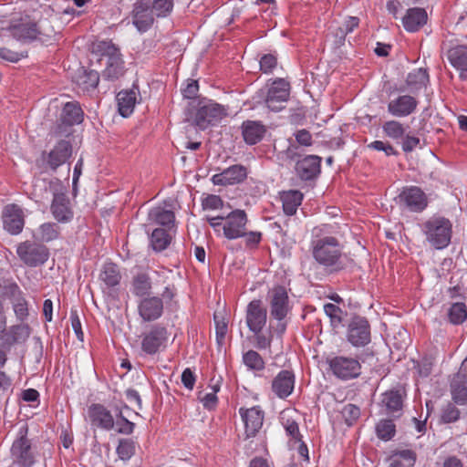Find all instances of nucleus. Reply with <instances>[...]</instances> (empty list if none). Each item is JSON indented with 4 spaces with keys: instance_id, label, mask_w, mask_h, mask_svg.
<instances>
[{
    "instance_id": "obj_15",
    "label": "nucleus",
    "mask_w": 467,
    "mask_h": 467,
    "mask_svg": "<svg viewBox=\"0 0 467 467\" xmlns=\"http://www.w3.org/2000/svg\"><path fill=\"white\" fill-rule=\"evenodd\" d=\"M399 202L401 206L413 213H420L428 206V197L418 186L403 188L399 195Z\"/></svg>"
},
{
    "instance_id": "obj_41",
    "label": "nucleus",
    "mask_w": 467,
    "mask_h": 467,
    "mask_svg": "<svg viewBox=\"0 0 467 467\" xmlns=\"http://www.w3.org/2000/svg\"><path fill=\"white\" fill-rule=\"evenodd\" d=\"M171 242V234L162 228H156L150 234V246L155 252L165 250Z\"/></svg>"
},
{
    "instance_id": "obj_13",
    "label": "nucleus",
    "mask_w": 467,
    "mask_h": 467,
    "mask_svg": "<svg viewBox=\"0 0 467 467\" xmlns=\"http://www.w3.org/2000/svg\"><path fill=\"white\" fill-rule=\"evenodd\" d=\"M248 223L246 213L235 209L224 217L223 236L228 240H235L244 236Z\"/></svg>"
},
{
    "instance_id": "obj_40",
    "label": "nucleus",
    "mask_w": 467,
    "mask_h": 467,
    "mask_svg": "<svg viewBox=\"0 0 467 467\" xmlns=\"http://www.w3.org/2000/svg\"><path fill=\"white\" fill-rule=\"evenodd\" d=\"M417 454L412 450L396 451L390 458L389 467H414Z\"/></svg>"
},
{
    "instance_id": "obj_8",
    "label": "nucleus",
    "mask_w": 467,
    "mask_h": 467,
    "mask_svg": "<svg viewBox=\"0 0 467 467\" xmlns=\"http://www.w3.org/2000/svg\"><path fill=\"white\" fill-rule=\"evenodd\" d=\"M332 374L342 380L358 378L361 374V364L352 357L335 356L327 359Z\"/></svg>"
},
{
    "instance_id": "obj_38",
    "label": "nucleus",
    "mask_w": 467,
    "mask_h": 467,
    "mask_svg": "<svg viewBox=\"0 0 467 467\" xmlns=\"http://www.w3.org/2000/svg\"><path fill=\"white\" fill-rule=\"evenodd\" d=\"M149 220L157 224L167 227L169 230L174 227L175 215L170 210L162 207H155L149 213Z\"/></svg>"
},
{
    "instance_id": "obj_5",
    "label": "nucleus",
    "mask_w": 467,
    "mask_h": 467,
    "mask_svg": "<svg viewBox=\"0 0 467 467\" xmlns=\"http://www.w3.org/2000/svg\"><path fill=\"white\" fill-rule=\"evenodd\" d=\"M427 241L436 249H443L451 243L452 224L444 217H431L421 225Z\"/></svg>"
},
{
    "instance_id": "obj_33",
    "label": "nucleus",
    "mask_w": 467,
    "mask_h": 467,
    "mask_svg": "<svg viewBox=\"0 0 467 467\" xmlns=\"http://www.w3.org/2000/svg\"><path fill=\"white\" fill-rule=\"evenodd\" d=\"M451 393L455 403L459 405L467 403V376L461 370L451 379Z\"/></svg>"
},
{
    "instance_id": "obj_7",
    "label": "nucleus",
    "mask_w": 467,
    "mask_h": 467,
    "mask_svg": "<svg viewBox=\"0 0 467 467\" xmlns=\"http://www.w3.org/2000/svg\"><path fill=\"white\" fill-rule=\"evenodd\" d=\"M102 57H106V67L102 77L107 80H116L124 73V62L119 49L110 42L103 41L99 45Z\"/></svg>"
},
{
    "instance_id": "obj_47",
    "label": "nucleus",
    "mask_w": 467,
    "mask_h": 467,
    "mask_svg": "<svg viewBox=\"0 0 467 467\" xmlns=\"http://www.w3.org/2000/svg\"><path fill=\"white\" fill-rule=\"evenodd\" d=\"M244 364L252 370L260 371L265 368V361L261 355L254 350H248L243 355Z\"/></svg>"
},
{
    "instance_id": "obj_20",
    "label": "nucleus",
    "mask_w": 467,
    "mask_h": 467,
    "mask_svg": "<svg viewBox=\"0 0 467 467\" xmlns=\"http://www.w3.org/2000/svg\"><path fill=\"white\" fill-rule=\"evenodd\" d=\"M248 175L247 168L241 164H234L222 172L213 174L212 176V182L214 185L227 186L242 183L245 181Z\"/></svg>"
},
{
    "instance_id": "obj_52",
    "label": "nucleus",
    "mask_w": 467,
    "mask_h": 467,
    "mask_svg": "<svg viewBox=\"0 0 467 467\" xmlns=\"http://www.w3.org/2000/svg\"><path fill=\"white\" fill-rule=\"evenodd\" d=\"M99 82V75L95 70H85L78 78V83L85 90L97 88Z\"/></svg>"
},
{
    "instance_id": "obj_19",
    "label": "nucleus",
    "mask_w": 467,
    "mask_h": 467,
    "mask_svg": "<svg viewBox=\"0 0 467 467\" xmlns=\"http://www.w3.org/2000/svg\"><path fill=\"white\" fill-rule=\"evenodd\" d=\"M419 101L412 95H399L388 102V112L396 118H406L415 112Z\"/></svg>"
},
{
    "instance_id": "obj_50",
    "label": "nucleus",
    "mask_w": 467,
    "mask_h": 467,
    "mask_svg": "<svg viewBox=\"0 0 467 467\" xmlns=\"http://www.w3.org/2000/svg\"><path fill=\"white\" fill-rule=\"evenodd\" d=\"M117 420L115 422V430L119 434L130 435L133 433L135 423L129 420L124 415L122 409H117Z\"/></svg>"
},
{
    "instance_id": "obj_12",
    "label": "nucleus",
    "mask_w": 467,
    "mask_h": 467,
    "mask_svg": "<svg viewBox=\"0 0 467 467\" xmlns=\"http://www.w3.org/2000/svg\"><path fill=\"white\" fill-rule=\"evenodd\" d=\"M290 95V84L284 78H276L268 88L265 97L266 107L275 112L282 110Z\"/></svg>"
},
{
    "instance_id": "obj_4",
    "label": "nucleus",
    "mask_w": 467,
    "mask_h": 467,
    "mask_svg": "<svg viewBox=\"0 0 467 467\" xmlns=\"http://www.w3.org/2000/svg\"><path fill=\"white\" fill-rule=\"evenodd\" d=\"M266 300L269 305L270 316L278 321L277 331L283 334L285 331L286 324L284 322L289 312L291 306L287 290L285 286L277 285L269 289Z\"/></svg>"
},
{
    "instance_id": "obj_21",
    "label": "nucleus",
    "mask_w": 467,
    "mask_h": 467,
    "mask_svg": "<svg viewBox=\"0 0 467 467\" xmlns=\"http://www.w3.org/2000/svg\"><path fill=\"white\" fill-rule=\"evenodd\" d=\"M88 416L92 427L108 431L115 427V420L111 411L100 403H93L88 406Z\"/></svg>"
},
{
    "instance_id": "obj_31",
    "label": "nucleus",
    "mask_w": 467,
    "mask_h": 467,
    "mask_svg": "<svg viewBox=\"0 0 467 467\" xmlns=\"http://www.w3.org/2000/svg\"><path fill=\"white\" fill-rule=\"evenodd\" d=\"M297 411L285 410L280 413V423L285 431L286 436L295 441H301L303 438L297 420Z\"/></svg>"
},
{
    "instance_id": "obj_3",
    "label": "nucleus",
    "mask_w": 467,
    "mask_h": 467,
    "mask_svg": "<svg viewBox=\"0 0 467 467\" xmlns=\"http://www.w3.org/2000/svg\"><path fill=\"white\" fill-rule=\"evenodd\" d=\"M37 459V452L27 438V428L19 430L10 447V467H33Z\"/></svg>"
},
{
    "instance_id": "obj_59",
    "label": "nucleus",
    "mask_w": 467,
    "mask_h": 467,
    "mask_svg": "<svg viewBox=\"0 0 467 467\" xmlns=\"http://www.w3.org/2000/svg\"><path fill=\"white\" fill-rule=\"evenodd\" d=\"M214 322L216 340L222 344L228 331V324L223 317L220 318L217 315H214Z\"/></svg>"
},
{
    "instance_id": "obj_43",
    "label": "nucleus",
    "mask_w": 467,
    "mask_h": 467,
    "mask_svg": "<svg viewBox=\"0 0 467 467\" xmlns=\"http://www.w3.org/2000/svg\"><path fill=\"white\" fill-rule=\"evenodd\" d=\"M120 274L118 266L115 264L109 263L103 266V269L99 275L100 280L108 286L113 287L119 284Z\"/></svg>"
},
{
    "instance_id": "obj_44",
    "label": "nucleus",
    "mask_w": 467,
    "mask_h": 467,
    "mask_svg": "<svg viewBox=\"0 0 467 467\" xmlns=\"http://www.w3.org/2000/svg\"><path fill=\"white\" fill-rule=\"evenodd\" d=\"M59 236V227L55 223H45L37 230V239L41 242L48 243L57 239Z\"/></svg>"
},
{
    "instance_id": "obj_53",
    "label": "nucleus",
    "mask_w": 467,
    "mask_h": 467,
    "mask_svg": "<svg viewBox=\"0 0 467 467\" xmlns=\"http://www.w3.org/2000/svg\"><path fill=\"white\" fill-rule=\"evenodd\" d=\"M324 311L329 317L332 327H337L342 323L343 311L339 306L327 303L324 305Z\"/></svg>"
},
{
    "instance_id": "obj_46",
    "label": "nucleus",
    "mask_w": 467,
    "mask_h": 467,
    "mask_svg": "<svg viewBox=\"0 0 467 467\" xmlns=\"http://www.w3.org/2000/svg\"><path fill=\"white\" fill-rule=\"evenodd\" d=\"M448 317L451 324H462L467 318V307L464 303H454L448 310Z\"/></svg>"
},
{
    "instance_id": "obj_57",
    "label": "nucleus",
    "mask_w": 467,
    "mask_h": 467,
    "mask_svg": "<svg viewBox=\"0 0 467 467\" xmlns=\"http://www.w3.org/2000/svg\"><path fill=\"white\" fill-rule=\"evenodd\" d=\"M359 25V18L357 16H348L342 26L338 28L339 33L337 34L341 39H345L346 36L351 33Z\"/></svg>"
},
{
    "instance_id": "obj_56",
    "label": "nucleus",
    "mask_w": 467,
    "mask_h": 467,
    "mask_svg": "<svg viewBox=\"0 0 467 467\" xmlns=\"http://www.w3.org/2000/svg\"><path fill=\"white\" fill-rule=\"evenodd\" d=\"M198 400L202 404V406L209 410L215 409L218 403L217 395H214V392L211 391H199Z\"/></svg>"
},
{
    "instance_id": "obj_17",
    "label": "nucleus",
    "mask_w": 467,
    "mask_h": 467,
    "mask_svg": "<svg viewBox=\"0 0 467 467\" xmlns=\"http://www.w3.org/2000/svg\"><path fill=\"white\" fill-rule=\"evenodd\" d=\"M245 320L250 331L261 333L267 321V312L260 299L252 300L246 306Z\"/></svg>"
},
{
    "instance_id": "obj_49",
    "label": "nucleus",
    "mask_w": 467,
    "mask_h": 467,
    "mask_svg": "<svg viewBox=\"0 0 467 467\" xmlns=\"http://www.w3.org/2000/svg\"><path fill=\"white\" fill-rule=\"evenodd\" d=\"M378 437L383 441L391 440L396 432V426L391 420H381L376 425Z\"/></svg>"
},
{
    "instance_id": "obj_61",
    "label": "nucleus",
    "mask_w": 467,
    "mask_h": 467,
    "mask_svg": "<svg viewBox=\"0 0 467 467\" xmlns=\"http://www.w3.org/2000/svg\"><path fill=\"white\" fill-rule=\"evenodd\" d=\"M199 91V83L195 79H187L186 85L182 88V94L184 99H194Z\"/></svg>"
},
{
    "instance_id": "obj_10",
    "label": "nucleus",
    "mask_w": 467,
    "mask_h": 467,
    "mask_svg": "<svg viewBox=\"0 0 467 467\" xmlns=\"http://www.w3.org/2000/svg\"><path fill=\"white\" fill-rule=\"evenodd\" d=\"M347 339L356 348L365 347L370 343V325L366 317L355 316L351 318L348 326Z\"/></svg>"
},
{
    "instance_id": "obj_22",
    "label": "nucleus",
    "mask_w": 467,
    "mask_h": 467,
    "mask_svg": "<svg viewBox=\"0 0 467 467\" xmlns=\"http://www.w3.org/2000/svg\"><path fill=\"white\" fill-rule=\"evenodd\" d=\"M163 301L159 296L143 297L138 304V313L145 322L158 320L163 314Z\"/></svg>"
},
{
    "instance_id": "obj_1",
    "label": "nucleus",
    "mask_w": 467,
    "mask_h": 467,
    "mask_svg": "<svg viewBox=\"0 0 467 467\" xmlns=\"http://www.w3.org/2000/svg\"><path fill=\"white\" fill-rule=\"evenodd\" d=\"M337 228V224L324 223L314 227L311 232L312 256L330 272H338L345 267L343 245L334 235Z\"/></svg>"
},
{
    "instance_id": "obj_51",
    "label": "nucleus",
    "mask_w": 467,
    "mask_h": 467,
    "mask_svg": "<svg viewBox=\"0 0 467 467\" xmlns=\"http://www.w3.org/2000/svg\"><path fill=\"white\" fill-rule=\"evenodd\" d=\"M150 5L155 16L167 17L173 10V0H152Z\"/></svg>"
},
{
    "instance_id": "obj_64",
    "label": "nucleus",
    "mask_w": 467,
    "mask_h": 467,
    "mask_svg": "<svg viewBox=\"0 0 467 467\" xmlns=\"http://www.w3.org/2000/svg\"><path fill=\"white\" fill-rule=\"evenodd\" d=\"M26 57V53H18L7 47H0V57L9 62H18Z\"/></svg>"
},
{
    "instance_id": "obj_34",
    "label": "nucleus",
    "mask_w": 467,
    "mask_h": 467,
    "mask_svg": "<svg viewBox=\"0 0 467 467\" xmlns=\"http://www.w3.org/2000/svg\"><path fill=\"white\" fill-rule=\"evenodd\" d=\"M84 112L77 101L67 102L60 114V121L63 125L73 126L82 122Z\"/></svg>"
},
{
    "instance_id": "obj_24",
    "label": "nucleus",
    "mask_w": 467,
    "mask_h": 467,
    "mask_svg": "<svg viewBox=\"0 0 467 467\" xmlns=\"http://www.w3.org/2000/svg\"><path fill=\"white\" fill-rule=\"evenodd\" d=\"M296 378L291 370H281L272 381V390L280 399L290 396L295 388Z\"/></svg>"
},
{
    "instance_id": "obj_45",
    "label": "nucleus",
    "mask_w": 467,
    "mask_h": 467,
    "mask_svg": "<svg viewBox=\"0 0 467 467\" xmlns=\"http://www.w3.org/2000/svg\"><path fill=\"white\" fill-rule=\"evenodd\" d=\"M119 458L129 461L136 452V442L132 439H120L116 448Z\"/></svg>"
},
{
    "instance_id": "obj_30",
    "label": "nucleus",
    "mask_w": 467,
    "mask_h": 467,
    "mask_svg": "<svg viewBox=\"0 0 467 467\" xmlns=\"http://www.w3.org/2000/svg\"><path fill=\"white\" fill-rule=\"evenodd\" d=\"M447 58L451 65L460 71L462 79L467 78V46L460 45L450 48L447 52Z\"/></svg>"
},
{
    "instance_id": "obj_2",
    "label": "nucleus",
    "mask_w": 467,
    "mask_h": 467,
    "mask_svg": "<svg viewBox=\"0 0 467 467\" xmlns=\"http://www.w3.org/2000/svg\"><path fill=\"white\" fill-rule=\"evenodd\" d=\"M227 115V109L224 106L203 98L198 100L196 110L191 117L192 123L204 130L220 123Z\"/></svg>"
},
{
    "instance_id": "obj_28",
    "label": "nucleus",
    "mask_w": 467,
    "mask_h": 467,
    "mask_svg": "<svg viewBox=\"0 0 467 467\" xmlns=\"http://www.w3.org/2000/svg\"><path fill=\"white\" fill-rule=\"evenodd\" d=\"M242 135L248 145H254L261 141L266 132L265 126L257 120H245L242 123Z\"/></svg>"
},
{
    "instance_id": "obj_16",
    "label": "nucleus",
    "mask_w": 467,
    "mask_h": 467,
    "mask_svg": "<svg viewBox=\"0 0 467 467\" xmlns=\"http://www.w3.org/2000/svg\"><path fill=\"white\" fill-rule=\"evenodd\" d=\"M31 334V327L26 323H20L5 327L0 332V346L9 351L10 348L20 343L26 342Z\"/></svg>"
},
{
    "instance_id": "obj_18",
    "label": "nucleus",
    "mask_w": 467,
    "mask_h": 467,
    "mask_svg": "<svg viewBox=\"0 0 467 467\" xmlns=\"http://www.w3.org/2000/svg\"><path fill=\"white\" fill-rule=\"evenodd\" d=\"M4 229L12 235L19 234L25 225V216L20 206L15 203L7 204L2 212Z\"/></svg>"
},
{
    "instance_id": "obj_32",
    "label": "nucleus",
    "mask_w": 467,
    "mask_h": 467,
    "mask_svg": "<svg viewBox=\"0 0 467 467\" xmlns=\"http://www.w3.org/2000/svg\"><path fill=\"white\" fill-rule=\"evenodd\" d=\"M427 18V13L423 8L413 7L408 9L402 18V24L408 32H417L426 24Z\"/></svg>"
},
{
    "instance_id": "obj_42",
    "label": "nucleus",
    "mask_w": 467,
    "mask_h": 467,
    "mask_svg": "<svg viewBox=\"0 0 467 467\" xmlns=\"http://www.w3.org/2000/svg\"><path fill=\"white\" fill-rule=\"evenodd\" d=\"M151 290L150 277L146 273H139L133 277L131 292L136 296L149 295Z\"/></svg>"
},
{
    "instance_id": "obj_36",
    "label": "nucleus",
    "mask_w": 467,
    "mask_h": 467,
    "mask_svg": "<svg viewBox=\"0 0 467 467\" xmlns=\"http://www.w3.org/2000/svg\"><path fill=\"white\" fill-rule=\"evenodd\" d=\"M430 78L427 69L416 68L410 71L406 78V85L411 93H416L429 84Z\"/></svg>"
},
{
    "instance_id": "obj_35",
    "label": "nucleus",
    "mask_w": 467,
    "mask_h": 467,
    "mask_svg": "<svg viewBox=\"0 0 467 467\" xmlns=\"http://www.w3.org/2000/svg\"><path fill=\"white\" fill-rule=\"evenodd\" d=\"M116 99L119 114L124 118L130 116L137 103V91L134 89L119 91Z\"/></svg>"
},
{
    "instance_id": "obj_48",
    "label": "nucleus",
    "mask_w": 467,
    "mask_h": 467,
    "mask_svg": "<svg viewBox=\"0 0 467 467\" xmlns=\"http://www.w3.org/2000/svg\"><path fill=\"white\" fill-rule=\"evenodd\" d=\"M382 130L389 138L400 140L404 137L405 128L403 124L397 120L386 121L382 126Z\"/></svg>"
},
{
    "instance_id": "obj_25",
    "label": "nucleus",
    "mask_w": 467,
    "mask_h": 467,
    "mask_svg": "<svg viewBox=\"0 0 467 467\" xmlns=\"http://www.w3.org/2000/svg\"><path fill=\"white\" fill-rule=\"evenodd\" d=\"M51 213L58 223H68L73 218L69 199L65 192H55L51 203Z\"/></svg>"
},
{
    "instance_id": "obj_26",
    "label": "nucleus",
    "mask_w": 467,
    "mask_h": 467,
    "mask_svg": "<svg viewBox=\"0 0 467 467\" xmlns=\"http://www.w3.org/2000/svg\"><path fill=\"white\" fill-rule=\"evenodd\" d=\"M10 33L18 41L30 42L36 40L39 34V27L36 22L31 20L13 23L9 26Z\"/></svg>"
},
{
    "instance_id": "obj_55",
    "label": "nucleus",
    "mask_w": 467,
    "mask_h": 467,
    "mask_svg": "<svg viewBox=\"0 0 467 467\" xmlns=\"http://www.w3.org/2000/svg\"><path fill=\"white\" fill-rule=\"evenodd\" d=\"M460 410L451 403H448L441 411V420L444 423L455 422L460 418Z\"/></svg>"
},
{
    "instance_id": "obj_29",
    "label": "nucleus",
    "mask_w": 467,
    "mask_h": 467,
    "mask_svg": "<svg viewBox=\"0 0 467 467\" xmlns=\"http://www.w3.org/2000/svg\"><path fill=\"white\" fill-rule=\"evenodd\" d=\"M9 292L12 296L14 313L17 320L24 323L29 316L28 302L16 284L14 283L9 285Z\"/></svg>"
},
{
    "instance_id": "obj_62",
    "label": "nucleus",
    "mask_w": 467,
    "mask_h": 467,
    "mask_svg": "<svg viewBox=\"0 0 467 467\" xmlns=\"http://www.w3.org/2000/svg\"><path fill=\"white\" fill-rule=\"evenodd\" d=\"M277 59L272 54L264 55L260 59V69L267 74L271 73L276 67Z\"/></svg>"
},
{
    "instance_id": "obj_6",
    "label": "nucleus",
    "mask_w": 467,
    "mask_h": 467,
    "mask_svg": "<svg viewBox=\"0 0 467 467\" xmlns=\"http://www.w3.org/2000/svg\"><path fill=\"white\" fill-rule=\"evenodd\" d=\"M169 336L167 327L161 324L148 327L139 336L141 351L149 356L163 351L167 348Z\"/></svg>"
},
{
    "instance_id": "obj_63",
    "label": "nucleus",
    "mask_w": 467,
    "mask_h": 467,
    "mask_svg": "<svg viewBox=\"0 0 467 467\" xmlns=\"http://www.w3.org/2000/svg\"><path fill=\"white\" fill-rule=\"evenodd\" d=\"M224 217L225 216L223 215L206 217V220L209 223L210 226L213 228V230L218 236H223Z\"/></svg>"
},
{
    "instance_id": "obj_39",
    "label": "nucleus",
    "mask_w": 467,
    "mask_h": 467,
    "mask_svg": "<svg viewBox=\"0 0 467 467\" xmlns=\"http://www.w3.org/2000/svg\"><path fill=\"white\" fill-rule=\"evenodd\" d=\"M382 405L386 408L387 413L394 415L402 410L403 400L400 390L391 389L382 394Z\"/></svg>"
},
{
    "instance_id": "obj_11",
    "label": "nucleus",
    "mask_w": 467,
    "mask_h": 467,
    "mask_svg": "<svg viewBox=\"0 0 467 467\" xmlns=\"http://www.w3.org/2000/svg\"><path fill=\"white\" fill-rule=\"evenodd\" d=\"M72 152L73 147L70 141L61 140L49 151H43L40 161L52 171H57L58 167L67 162L72 156Z\"/></svg>"
},
{
    "instance_id": "obj_54",
    "label": "nucleus",
    "mask_w": 467,
    "mask_h": 467,
    "mask_svg": "<svg viewBox=\"0 0 467 467\" xmlns=\"http://www.w3.org/2000/svg\"><path fill=\"white\" fill-rule=\"evenodd\" d=\"M342 416L348 426H352L360 416V410L354 404H347L342 410Z\"/></svg>"
},
{
    "instance_id": "obj_23",
    "label": "nucleus",
    "mask_w": 467,
    "mask_h": 467,
    "mask_svg": "<svg viewBox=\"0 0 467 467\" xmlns=\"http://www.w3.org/2000/svg\"><path fill=\"white\" fill-rule=\"evenodd\" d=\"M154 16L149 2L138 0L132 11V23L140 32H146L152 26Z\"/></svg>"
},
{
    "instance_id": "obj_37",
    "label": "nucleus",
    "mask_w": 467,
    "mask_h": 467,
    "mask_svg": "<svg viewBox=\"0 0 467 467\" xmlns=\"http://www.w3.org/2000/svg\"><path fill=\"white\" fill-rule=\"evenodd\" d=\"M283 211L286 215H294L303 201V193L297 190L284 192L280 195Z\"/></svg>"
},
{
    "instance_id": "obj_9",
    "label": "nucleus",
    "mask_w": 467,
    "mask_h": 467,
    "mask_svg": "<svg viewBox=\"0 0 467 467\" xmlns=\"http://www.w3.org/2000/svg\"><path fill=\"white\" fill-rule=\"evenodd\" d=\"M16 254L19 259L30 267L44 265L49 257V251L46 245L32 241L20 243L16 247Z\"/></svg>"
},
{
    "instance_id": "obj_58",
    "label": "nucleus",
    "mask_w": 467,
    "mask_h": 467,
    "mask_svg": "<svg viewBox=\"0 0 467 467\" xmlns=\"http://www.w3.org/2000/svg\"><path fill=\"white\" fill-rule=\"evenodd\" d=\"M203 210H218L223 206V201L218 195L209 194L202 200Z\"/></svg>"
},
{
    "instance_id": "obj_14",
    "label": "nucleus",
    "mask_w": 467,
    "mask_h": 467,
    "mask_svg": "<svg viewBox=\"0 0 467 467\" xmlns=\"http://www.w3.org/2000/svg\"><path fill=\"white\" fill-rule=\"evenodd\" d=\"M238 412L244 425V439L255 437L264 423V410L259 406H254L252 408L241 407Z\"/></svg>"
},
{
    "instance_id": "obj_60",
    "label": "nucleus",
    "mask_w": 467,
    "mask_h": 467,
    "mask_svg": "<svg viewBox=\"0 0 467 467\" xmlns=\"http://www.w3.org/2000/svg\"><path fill=\"white\" fill-rule=\"evenodd\" d=\"M245 246L249 249H254L258 246L262 240V233L257 231L247 232L244 230V236Z\"/></svg>"
},
{
    "instance_id": "obj_27",
    "label": "nucleus",
    "mask_w": 467,
    "mask_h": 467,
    "mask_svg": "<svg viewBox=\"0 0 467 467\" xmlns=\"http://www.w3.org/2000/svg\"><path fill=\"white\" fill-rule=\"evenodd\" d=\"M320 169L321 158L317 155H308L296 164V171L304 181L316 178L320 173Z\"/></svg>"
}]
</instances>
